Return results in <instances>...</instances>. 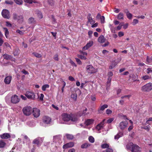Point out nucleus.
Segmentation results:
<instances>
[{
    "label": "nucleus",
    "instance_id": "obj_1",
    "mask_svg": "<svg viewBox=\"0 0 152 152\" xmlns=\"http://www.w3.org/2000/svg\"><path fill=\"white\" fill-rule=\"evenodd\" d=\"M61 118L65 122L70 121L71 124H73L77 121L78 118L77 116L74 115H70L66 113H63L61 115Z\"/></svg>",
    "mask_w": 152,
    "mask_h": 152
},
{
    "label": "nucleus",
    "instance_id": "obj_2",
    "mask_svg": "<svg viewBox=\"0 0 152 152\" xmlns=\"http://www.w3.org/2000/svg\"><path fill=\"white\" fill-rule=\"evenodd\" d=\"M126 148L127 149L131 150L132 152H141L140 149L138 146L132 142H129L127 144Z\"/></svg>",
    "mask_w": 152,
    "mask_h": 152
},
{
    "label": "nucleus",
    "instance_id": "obj_3",
    "mask_svg": "<svg viewBox=\"0 0 152 152\" xmlns=\"http://www.w3.org/2000/svg\"><path fill=\"white\" fill-rule=\"evenodd\" d=\"M86 68L87 72L89 74H94L97 71V69L94 68L91 65H87Z\"/></svg>",
    "mask_w": 152,
    "mask_h": 152
},
{
    "label": "nucleus",
    "instance_id": "obj_4",
    "mask_svg": "<svg viewBox=\"0 0 152 152\" xmlns=\"http://www.w3.org/2000/svg\"><path fill=\"white\" fill-rule=\"evenodd\" d=\"M23 111L24 114L26 116L30 115L32 112V108L30 106H26L24 107L23 109Z\"/></svg>",
    "mask_w": 152,
    "mask_h": 152
},
{
    "label": "nucleus",
    "instance_id": "obj_5",
    "mask_svg": "<svg viewBox=\"0 0 152 152\" xmlns=\"http://www.w3.org/2000/svg\"><path fill=\"white\" fill-rule=\"evenodd\" d=\"M152 89L151 83H149L142 87L141 89L143 91L148 92Z\"/></svg>",
    "mask_w": 152,
    "mask_h": 152
},
{
    "label": "nucleus",
    "instance_id": "obj_6",
    "mask_svg": "<svg viewBox=\"0 0 152 152\" xmlns=\"http://www.w3.org/2000/svg\"><path fill=\"white\" fill-rule=\"evenodd\" d=\"M20 100V98L18 96L15 94L11 96V102L13 104H16L19 102Z\"/></svg>",
    "mask_w": 152,
    "mask_h": 152
},
{
    "label": "nucleus",
    "instance_id": "obj_7",
    "mask_svg": "<svg viewBox=\"0 0 152 152\" xmlns=\"http://www.w3.org/2000/svg\"><path fill=\"white\" fill-rule=\"evenodd\" d=\"M1 14L2 16L5 18L9 19L10 17V12L7 10H3L2 11Z\"/></svg>",
    "mask_w": 152,
    "mask_h": 152
},
{
    "label": "nucleus",
    "instance_id": "obj_8",
    "mask_svg": "<svg viewBox=\"0 0 152 152\" xmlns=\"http://www.w3.org/2000/svg\"><path fill=\"white\" fill-rule=\"evenodd\" d=\"M32 110L33 115L35 118H37L40 115V110L39 109L34 108Z\"/></svg>",
    "mask_w": 152,
    "mask_h": 152
},
{
    "label": "nucleus",
    "instance_id": "obj_9",
    "mask_svg": "<svg viewBox=\"0 0 152 152\" xmlns=\"http://www.w3.org/2000/svg\"><path fill=\"white\" fill-rule=\"evenodd\" d=\"M128 123L126 121H123L120 123L118 127L121 130L125 129L127 126Z\"/></svg>",
    "mask_w": 152,
    "mask_h": 152
},
{
    "label": "nucleus",
    "instance_id": "obj_10",
    "mask_svg": "<svg viewBox=\"0 0 152 152\" xmlns=\"http://www.w3.org/2000/svg\"><path fill=\"white\" fill-rule=\"evenodd\" d=\"M25 95L29 99H34L35 98V95L33 92L27 91Z\"/></svg>",
    "mask_w": 152,
    "mask_h": 152
},
{
    "label": "nucleus",
    "instance_id": "obj_11",
    "mask_svg": "<svg viewBox=\"0 0 152 152\" xmlns=\"http://www.w3.org/2000/svg\"><path fill=\"white\" fill-rule=\"evenodd\" d=\"M105 119L103 120L101 123L97 125L96 127V129L98 131H99L101 129H102L105 124ZM100 132H99V133Z\"/></svg>",
    "mask_w": 152,
    "mask_h": 152
},
{
    "label": "nucleus",
    "instance_id": "obj_12",
    "mask_svg": "<svg viewBox=\"0 0 152 152\" xmlns=\"http://www.w3.org/2000/svg\"><path fill=\"white\" fill-rule=\"evenodd\" d=\"M42 142L43 140L42 138L38 137L34 140L33 143L34 144H36L38 146H39Z\"/></svg>",
    "mask_w": 152,
    "mask_h": 152
},
{
    "label": "nucleus",
    "instance_id": "obj_13",
    "mask_svg": "<svg viewBox=\"0 0 152 152\" xmlns=\"http://www.w3.org/2000/svg\"><path fill=\"white\" fill-rule=\"evenodd\" d=\"M80 53L82 54L78 55L77 57L81 59L86 60L87 59L86 56L87 55V53L86 52L81 51Z\"/></svg>",
    "mask_w": 152,
    "mask_h": 152
},
{
    "label": "nucleus",
    "instance_id": "obj_14",
    "mask_svg": "<svg viewBox=\"0 0 152 152\" xmlns=\"http://www.w3.org/2000/svg\"><path fill=\"white\" fill-rule=\"evenodd\" d=\"M93 42L92 41H90L87 43L86 45L83 48V50H88L93 45Z\"/></svg>",
    "mask_w": 152,
    "mask_h": 152
},
{
    "label": "nucleus",
    "instance_id": "obj_15",
    "mask_svg": "<svg viewBox=\"0 0 152 152\" xmlns=\"http://www.w3.org/2000/svg\"><path fill=\"white\" fill-rule=\"evenodd\" d=\"M51 119L49 117L45 116L44 117L43 119V121L44 123L46 124H49L51 122Z\"/></svg>",
    "mask_w": 152,
    "mask_h": 152
},
{
    "label": "nucleus",
    "instance_id": "obj_16",
    "mask_svg": "<svg viewBox=\"0 0 152 152\" xmlns=\"http://www.w3.org/2000/svg\"><path fill=\"white\" fill-rule=\"evenodd\" d=\"M74 145V143L73 142H71L64 145L63 146V148L64 149H66L72 147Z\"/></svg>",
    "mask_w": 152,
    "mask_h": 152
},
{
    "label": "nucleus",
    "instance_id": "obj_17",
    "mask_svg": "<svg viewBox=\"0 0 152 152\" xmlns=\"http://www.w3.org/2000/svg\"><path fill=\"white\" fill-rule=\"evenodd\" d=\"M12 77L11 76H7L4 79V82L6 84H9L10 83L12 80Z\"/></svg>",
    "mask_w": 152,
    "mask_h": 152
},
{
    "label": "nucleus",
    "instance_id": "obj_18",
    "mask_svg": "<svg viewBox=\"0 0 152 152\" xmlns=\"http://www.w3.org/2000/svg\"><path fill=\"white\" fill-rule=\"evenodd\" d=\"M0 137L2 139H7L10 137V135L9 133H4L0 135Z\"/></svg>",
    "mask_w": 152,
    "mask_h": 152
},
{
    "label": "nucleus",
    "instance_id": "obj_19",
    "mask_svg": "<svg viewBox=\"0 0 152 152\" xmlns=\"http://www.w3.org/2000/svg\"><path fill=\"white\" fill-rule=\"evenodd\" d=\"M105 40L106 39L104 38V37L103 35H101L98 38V41L99 42L102 43L105 42Z\"/></svg>",
    "mask_w": 152,
    "mask_h": 152
},
{
    "label": "nucleus",
    "instance_id": "obj_20",
    "mask_svg": "<svg viewBox=\"0 0 152 152\" xmlns=\"http://www.w3.org/2000/svg\"><path fill=\"white\" fill-rule=\"evenodd\" d=\"M91 16V14H88L87 17L88 22H89L91 24H93L95 22V21L92 18Z\"/></svg>",
    "mask_w": 152,
    "mask_h": 152
},
{
    "label": "nucleus",
    "instance_id": "obj_21",
    "mask_svg": "<svg viewBox=\"0 0 152 152\" xmlns=\"http://www.w3.org/2000/svg\"><path fill=\"white\" fill-rule=\"evenodd\" d=\"M16 20L18 23H21L23 21V15H19Z\"/></svg>",
    "mask_w": 152,
    "mask_h": 152
},
{
    "label": "nucleus",
    "instance_id": "obj_22",
    "mask_svg": "<svg viewBox=\"0 0 152 152\" xmlns=\"http://www.w3.org/2000/svg\"><path fill=\"white\" fill-rule=\"evenodd\" d=\"M93 120L92 119H88L85 121V124L87 126L89 125L93 124Z\"/></svg>",
    "mask_w": 152,
    "mask_h": 152
},
{
    "label": "nucleus",
    "instance_id": "obj_23",
    "mask_svg": "<svg viewBox=\"0 0 152 152\" xmlns=\"http://www.w3.org/2000/svg\"><path fill=\"white\" fill-rule=\"evenodd\" d=\"M123 135V133L122 132H119L115 136L114 139L115 140H118L120 137H122Z\"/></svg>",
    "mask_w": 152,
    "mask_h": 152
},
{
    "label": "nucleus",
    "instance_id": "obj_24",
    "mask_svg": "<svg viewBox=\"0 0 152 152\" xmlns=\"http://www.w3.org/2000/svg\"><path fill=\"white\" fill-rule=\"evenodd\" d=\"M117 18L119 20H123L124 19V14L121 12L118 14L117 16Z\"/></svg>",
    "mask_w": 152,
    "mask_h": 152
},
{
    "label": "nucleus",
    "instance_id": "obj_25",
    "mask_svg": "<svg viewBox=\"0 0 152 152\" xmlns=\"http://www.w3.org/2000/svg\"><path fill=\"white\" fill-rule=\"evenodd\" d=\"M4 31L5 33V35L6 38H8L9 34V32L7 28H6L4 27L3 28Z\"/></svg>",
    "mask_w": 152,
    "mask_h": 152
},
{
    "label": "nucleus",
    "instance_id": "obj_26",
    "mask_svg": "<svg viewBox=\"0 0 152 152\" xmlns=\"http://www.w3.org/2000/svg\"><path fill=\"white\" fill-rule=\"evenodd\" d=\"M30 127H33L35 125L34 122L33 121H28L26 123Z\"/></svg>",
    "mask_w": 152,
    "mask_h": 152
},
{
    "label": "nucleus",
    "instance_id": "obj_27",
    "mask_svg": "<svg viewBox=\"0 0 152 152\" xmlns=\"http://www.w3.org/2000/svg\"><path fill=\"white\" fill-rule=\"evenodd\" d=\"M28 22L29 23L34 24L35 23V21L33 18H30L28 20Z\"/></svg>",
    "mask_w": 152,
    "mask_h": 152
},
{
    "label": "nucleus",
    "instance_id": "obj_28",
    "mask_svg": "<svg viewBox=\"0 0 152 152\" xmlns=\"http://www.w3.org/2000/svg\"><path fill=\"white\" fill-rule=\"evenodd\" d=\"M3 35L1 32L0 31V46L2 45L4 43V40L2 39Z\"/></svg>",
    "mask_w": 152,
    "mask_h": 152
},
{
    "label": "nucleus",
    "instance_id": "obj_29",
    "mask_svg": "<svg viewBox=\"0 0 152 152\" xmlns=\"http://www.w3.org/2000/svg\"><path fill=\"white\" fill-rule=\"evenodd\" d=\"M146 63L148 64H152V56L150 58L147 56Z\"/></svg>",
    "mask_w": 152,
    "mask_h": 152
},
{
    "label": "nucleus",
    "instance_id": "obj_30",
    "mask_svg": "<svg viewBox=\"0 0 152 152\" xmlns=\"http://www.w3.org/2000/svg\"><path fill=\"white\" fill-rule=\"evenodd\" d=\"M117 63L115 62H113L109 66V68L110 69H112L115 68L117 65Z\"/></svg>",
    "mask_w": 152,
    "mask_h": 152
},
{
    "label": "nucleus",
    "instance_id": "obj_31",
    "mask_svg": "<svg viewBox=\"0 0 152 152\" xmlns=\"http://www.w3.org/2000/svg\"><path fill=\"white\" fill-rule=\"evenodd\" d=\"M66 136L68 139L72 140L74 138V137L72 134H66Z\"/></svg>",
    "mask_w": 152,
    "mask_h": 152
},
{
    "label": "nucleus",
    "instance_id": "obj_32",
    "mask_svg": "<svg viewBox=\"0 0 152 152\" xmlns=\"http://www.w3.org/2000/svg\"><path fill=\"white\" fill-rule=\"evenodd\" d=\"M36 13L37 14L38 17L39 18H42L43 17V15L41 12L39 10H37L36 12Z\"/></svg>",
    "mask_w": 152,
    "mask_h": 152
},
{
    "label": "nucleus",
    "instance_id": "obj_33",
    "mask_svg": "<svg viewBox=\"0 0 152 152\" xmlns=\"http://www.w3.org/2000/svg\"><path fill=\"white\" fill-rule=\"evenodd\" d=\"M50 86L48 84H45L43 85L42 87V90L44 91H45L46 89L47 88H49Z\"/></svg>",
    "mask_w": 152,
    "mask_h": 152
},
{
    "label": "nucleus",
    "instance_id": "obj_34",
    "mask_svg": "<svg viewBox=\"0 0 152 152\" xmlns=\"http://www.w3.org/2000/svg\"><path fill=\"white\" fill-rule=\"evenodd\" d=\"M6 145V143L2 140H0V148H4Z\"/></svg>",
    "mask_w": 152,
    "mask_h": 152
},
{
    "label": "nucleus",
    "instance_id": "obj_35",
    "mask_svg": "<svg viewBox=\"0 0 152 152\" xmlns=\"http://www.w3.org/2000/svg\"><path fill=\"white\" fill-rule=\"evenodd\" d=\"M14 1L16 4L18 5H21L23 3L22 0H14Z\"/></svg>",
    "mask_w": 152,
    "mask_h": 152
},
{
    "label": "nucleus",
    "instance_id": "obj_36",
    "mask_svg": "<svg viewBox=\"0 0 152 152\" xmlns=\"http://www.w3.org/2000/svg\"><path fill=\"white\" fill-rule=\"evenodd\" d=\"M89 146L90 145L89 144L85 143L81 145V148H86Z\"/></svg>",
    "mask_w": 152,
    "mask_h": 152
},
{
    "label": "nucleus",
    "instance_id": "obj_37",
    "mask_svg": "<svg viewBox=\"0 0 152 152\" xmlns=\"http://www.w3.org/2000/svg\"><path fill=\"white\" fill-rule=\"evenodd\" d=\"M126 16L129 19H131L132 17V15L129 13L128 11L126 12Z\"/></svg>",
    "mask_w": 152,
    "mask_h": 152
},
{
    "label": "nucleus",
    "instance_id": "obj_38",
    "mask_svg": "<svg viewBox=\"0 0 152 152\" xmlns=\"http://www.w3.org/2000/svg\"><path fill=\"white\" fill-rule=\"evenodd\" d=\"M108 107V105L106 104H104L100 107V110H104L105 108Z\"/></svg>",
    "mask_w": 152,
    "mask_h": 152
},
{
    "label": "nucleus",
    "instance_id": "obj_39",
    "mask_svg": "<svg viewBox=\"0 0 152 152\" xmlns=\"http://www.w3.org/2000/svg\"><path fill=\"white\" fill-rule=\"evenodd\" d=\"M12 16L13 19L15 20H17V19L18 18V15L17 14L15 13H13Z\"/></svg>",
    "mask_w": 152,
    "mask_h": 152
},
{
    "label": "nucleus",
    "instance_id": "obj_40",
    "mask_svg": "<svg viewBox=\"0 0 152 152\" xmlns=\"http://www.w3.org/2000/svg\"><path fill=\"white\" fill-rule=\"evenodd\" d=\"M109 147V145L107 144L106 143L102 144L101 145V147L102 148H108Z\"/></svg>",
    "mask_w": 152,
    "mask_h": 152
},
{
    "label": "nucleus",
    "instance_id": "obj_41",
    "mask_svg": "<svg viewBox=\"0 0 152 152\" xmlns=\"http://www.w3.org/2000/svg\"><path fill=\"white\" fill-rule=\"evenodd\" d=\"M89 141L91 143H93L94 142V138L92 136H90L88 138Z\"/></svg>",
    "mask_w": 152,
    "mask_h": 152
},
{
    "label": "nucleus",
    "instance_id": "obj_42",
    "mask_svg": "<svg viewBox=\"0 0 152 152\" xmlns=\"http://www.w3.org/2000/svg\"><path fill=\"white\" fill-rule=\"evenodd\" d=\"M33 54L37 58H40L42 56V55L40 54L36 53H33Z\"/></svg>",
    "mask_w": 152,
    "mask_h": 152
},
{
    "label": "nucleus",
    "instance_id": "obj_43",
    "mask_svg": "<svg viewBox=\"0 0 152 152\" xmlns=\"http://www.w3.org/2000/svg\"><path fill=\"white\" fill-rule=\"evenodd\" d=\"M107 75L108 76V78H110V79H112V77L113 75V73L112 72L110 71L108 72L107 74Z\"/></svg>",
    "mask_w": 152,
    "mask_h": 152
},
{
    "label": "nucleus",
    "instance_id": "obj_44",
    "mask_svg": "<svg viewBox=\"0 0 152 152\" xmlns=\"http://www.w3.org/2000/svg\"><path fill=\"white\" fill-rule=\"evenodd\" d=\"M25 2L29 4H32L33 2L36 3V2L33 1V0H24Z\"/></svg>",
    "mask_w": 152,
    "mask_h": 152
},
{
    "label": "nucleus",
    "instance_id": "obj_45",
    "mask_svg": "<svg viewBox=\"0 0 152 152\" xmlns=\"http://www.w3.org/2000/svg\"><path fill=\"white\" fill-rule=\"evenodd\" d=\"M138 23V20L137 19H134L133 20L132 24L134 26Z\"/></svg>",
    "mask_w": 152,
    "mask_h": 152
},
{
    "label": "nucleus",
    "instance_id": "obj_46",
    "mask_svg": "<svg viewBox=\"0 0 152 152\" xmlns=\"http://www.w3.org/2000/svg\"><path fill=\"white\" fill-rule=\"evenodd\" d=\"M54 0H48V3L51 6H53L54 4Z\"/></svg>",
    "mask_w": 152,
    "mask_h": 152
},
{
    "label": "nucleus",
    "instance_id": "obj_47",
    "mask_svg": "<svg viewBox=\"0 0 152 152\" xmlns=\"http://www.w3.org/2000/svg\"><path fill=\"white\" fill-rule=\"evenodd\" d=\"M77 97V95L76 94H72L71 95V97L74 99L75 100Z\"/></svg>",
    "mask_w": 152,
    "mask_h": 152
},
{
    "label": "nucleus",
    "instance_id": "obj_48",
    "mask_svg": "<svg viewBox=\"0 0 152 152\" xmlns=\"http://www.w3.org/2000/svg\"><path fill=\"white\" fill-rule=\"evenodd\" d=\"M114 120L113 118H109L107 121V123L110 124Z\"/></svg>",
    "mask_w": 152,
    "mask_h": 152
},
{
    "label": "nucleus",
    "instance_id": "obj_49",
    "mask_svg": "<svg viewBox=\"0 0 152 152\" xmlns=\"http://www.w3.org/2000/svg\"><path fill=\"white\" fill-rule=\"evenodd\" d=\"M6 25L7 26L10 27H11L12 26L11 24L9 21L6 22Z\"/></svg>",
    "mask_w": 152,
    "mask_h": 152
},
{
    "label": "nucleus",
    "instance_id": "obj_50",
    "mask_svg": "<svg viewBox=\"0 0 152 152\" xmlns=\"http://www.w3.org/2000/svg\"><path fill=\"white\" fill-rule=\"evenodd\" d=\"M124 24L123 23H121L117 27V29L118 30H120L122 26H123V24Z\"/></svg>",
    "mask_w": 152,
    "mask_h": 152
},
{
    "label": "nucleus",
    "instance_id": "obj_51",
    "mask_svg": "<svg viewBox=\"0 0 152 152\" xmlns=\"http://www.w3.org/2000/svg\"><path fill=\"white\" fill-rule=\"evenodd\" d=\"M75 59L78 64L80 65L82 64V62L81 61L79 58H75Z\"/></svg>",
    "mask_w": 152,
    "mask_h": 152
},
{
    "label": "nucleus",
    "instance_id": "obj_52",
    "mask_svg": "<svg viewBox=\"0 0 152 152\" xmlns=\"http://www.w3.org/2000/svg\"><path fill=\"white\" fill-rule=\"evenodd\" d=\"M124 34V33L123 32L119 31L118 32V35L120 37L123 36Z\"/></svg>",
    "mask_w": 152,
    "mask_h": 152
},
{
    "label": "nucleus",
    "instance_id": "obj_53",
    "mask_svg": "<svg viewBox=\"0 0 152 152\" xmlns=\"http://www.w3.org/2000/svg\"><path fill=\"white\" fill-rule=\"evenodd\" d=\"M143 129L147 130V131H149L150 129V126L149 125H148L143 127Z\"/></svg>",
    "mask_w": 152,
    "mask_h": 152
},
{
    "label": "nucleus",
    "instance_id": "obj_54",
    "mask_svg": "<svg viewBox=\"0 0 152 152\" xmlns=\"http://www.w3.org/2000/svg\"><path fill=\"white\" fill-rule=\"evenodd\" d=\"M16 32L20 35H23L24 34V32L20 31V30H17L16 31Z\"/></svg>",
    "mask_w": 152,
    "mask_h": 152
},
{
    "label": "nucleus",
    "instance_id": "obj_55",
    "mask_svg": "<svg viewBox=\"0 0 152 152\" xmlns=\"http://www.w3.org/2000/svg\"><path fill=\"white\" fill-rule=\"evenodd\" d=\"M54 59L58 61V55L57 54H55L53 57Z\"/></svg>",
    "mask_w": 152,
    "mask_h": 152
},
{
    "label": "nucleus",
    "instance_id": "obj_56",
    "mask_svg": "<svg viewBox=\"0 0 152 152\" xmlns=\"http://www.w3.org/2000/svg\"><path fill=\"white\" fill-rule=\"evenodd\" d=\"M101 21L102 23H104L105 21V18L104 16H102L100 18Z\"/></svg>",
    "mask_w": 152,
    "mask_h": 152
},
{
    "label": "nucleus",
    "instance_id": "obj_57",
    "mask_svg": "<svg viewBox=\"0 0 152 152\" xmlns=\"http://www.w3.org/2000/svg\"><path fill=\"white\" fill-rule=\"evenodd\" d=\"M106 112L107 114H110L112 113V111L111 110L108 109L106 110Z\"/></svg>",
    "mask_w": 152,
    "mask_h": 152
},
{
    "label": "nucleus",
    "instance_id": "obj_58",
    "mask_svg": "<svg viewBox=\"0 0 152 152\" xmlns=\"http://www.w3.org/2000/svg\"><path fill=\"white\" fill-rule=\"evenodd\" d=\"M142 78L144 80H145L149 78V76L148 75H145L142 77Z\"/></svg>",
    "mask_w": 152,
    "mask_h": 152
},
{
    "label": "nucleus",
    "instance_id": "obj_59",
    "mask_svg": "<svg viewBox=\"0 0 152 152\" xmlns=\"http://www.w3.org/2000/svg\"><path fill=\"white\" fill-rule=\"evenodd\" d=\"M70 63L73 66L76 67L77 66L76 64L71 60H70Z\"/></svg>",
    "mask_w": 152,
    "mask_h": 152
},
{
    "label": "nucleus",
    "instance_id": "obj_60",
    "mask_svg": "<svg viewBox=\"0 0 152 152\" xmlns=\"http://www.w3.org/2000/svg\"><path fill=\"white\" fill-rule=\"evenodd\" d=\"M51 18H52V23L54 24L56 22V20L53 15L51 16Z\"/></svg>",
    "mask_w": 152,
    "mask_h": 152
},
{
    "label": "nucleus",
    "instance_id": "obj_61",
    "mask_svg": "<svg viewBox=\"0 0 152 152\" xmlns=\"http://www.w3.org/2000/svg\"><path fill=\"white\" fill-rule=\"evenodd\" d=\"M147 73L148 74L149 73L151 72H152V68H148L147 69Z\"/></svg>",
    "mask_w": 152,
    "mask_h": 152
},
{
    "label": "nucleus",
    "instance_id": "obj_62",
    "mask_svg": "<svg viewBox=\"0 0 152 152\" xmlns=\"http://www.w3.org/2000/svg\"><path fill=\"white\" fill-rule=\"evenodd\" d=\"M3 56L4 58L6 59H8L9 58V56L7 54H4L3 55Z\"/></svg>",
    "mask_w": 152,
    "mask_h": 152
},
{
    "label": "nucleus",
    "instance_id": "obj_63",
    "mask_svg": "<svg viewBox=\"0 0 152 152\" xmlns=\"http://www.w3.org/2000/svg\"><path fill=\"white\" fill-rule=\"evenodd\" d=\"M69 80L72 81H73L75 80V79L74 78L71 76H70L69 77Z\"/></svg>",
    "mask_w": 152,
    "mask_h": 152
},
{
    "label": "nucleus",
    "instance_id": "obj_64",
    "mask_svg": "<svg viewBox=\"0 0 152 152\" xmlns=\"http://www.w3.org/2000/svg\"><path fill=\"white\" fill-rule=\"evenodd\" d=\"M111 80V79L110 78H108L107 81V84L108 86L110 85Z\"/></svg>",
    "mask_w": 152,
    "mask_h": 152
}]
</instances>
